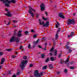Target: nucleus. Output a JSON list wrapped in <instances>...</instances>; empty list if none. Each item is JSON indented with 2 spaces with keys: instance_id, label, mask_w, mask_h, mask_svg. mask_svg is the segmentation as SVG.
<instances>
[{
  "instance_id": "43",
  "label": "nucleus",
  "mask_w": 77,
  "mask_h": 77,
  "mask_svg": "<svg viewBox=\"0 0 77 77\" xmlns=\"http://www.w3.org/2000/svg\"><path fill=\"white\" fill-rule=\"evenodd\" d=\"M66 44H67V45H69V42H67L66 43Z\"/></svg>"
},
{
  "instance_id": "7",
  "label": "nucleus",
  "mask_w": 77,
  "mask_h": 77,
  "mask_svg": "<svg viewBox=\"0 0 77 77\" xmlns=\"http://www.w3.org/2000/svg\"><path fill=\"white\" fill-rule=\"evenodd\" d=\"M67 23L68 25H69L70 24H75V21L73 19H69L67 21Z\"/></svg>"
},
{
  "instance_id": "55",
  "label": "nucleus",
  "mask_w": 77,
  "mask_h": 77,
  "mask_svg": "<svg viewBox=\"0 0 77 77\" xmlns=\"http://www.w3.org/2000/svg\"><path fill=\"white\" fill-rule=\"evenodd\" d=\"M47 43H45V45H47Z\"/></svg>"
},
{
  "instance_id": "30",
  "label": "nucleus",
  "mask_w": 77,
  "mask_h": 77,
  "mask_svg": "<svg viewBox=\"0 0 77 77\" xmlns=\"http://www.w3.org/2000/svg\"><path fill=\"white\" fill-rule=\"evenodd\" d=\"M17 36L18 37H20V36H21V34H18Z\"/></svg>"
},
{
  "instance_id": "61",
  "label": "nucleus",
  "mask_w": 77,
  "mask_h": 77,
  "mask_svg": "<svg viewBox=\"0 0 77 77\" xmlns=\"http://www.w3.org/2000/svg\"><path fill=\"white\" fill-rule=\"evenodd\" d=\"M61 63H62V62H61Z\"/></svg>"
},
{
  "instance_id": "5",
  "label": "nucleus",
  "mask_w": 77,
  "mask_h": 77,
  "mask_svg": "<svg viewBox=\"0 0 77 77\" xmlns=\"http://www.w3.org/2000/svg\"><path fill=\"white\" fill-rule=\"evenodd\" d=\"M42 72L40 74L39 73V72H38V70H35V71H34V75L35 77H41V76H42Z\"/></svg>"
},
{
  "instance_id": "14",
  "label": "nucleus",
  "mask_w": 77,
  "mask_h": 77,
  "mask_svg": "<svg viewBox=\"0 0 77 77\" xmlns=\"http://www.w3.org/2000/svg\"><path fill=\"white\" fill-rule=\"evenodd\" d=\"M49 69H51L53 68V65H52V64H49L48 65Z\"/></svg>"
},
{
  "instance_id": "4",
  "label": "nucleus",
  "mask_w": 77,
  "mask_h": 77,
  "mask_svg": "<svg viewBox=\"0 0 77 77\" xmlns=\"http://www.w3.org/2000/svg\"><path fill=\"white\" fill-rule=\"evenodd\" d=\"M27 60H23L22 61V62L20 65V67L22 69H23L24 67V65H26L27 63Z\"/></svg>"
},
{
  "instance_id": "47",
  "label": "nucleus",
  "mask_w": 77,
  "mask_h": 77,
  "mask_svg": "<svg viewBox=\"0 0 77 77\" xmlns=\"http://www.w3.org/2000/svg\"><path fill=\"white\" fill-rule=\"evenodd\" d=\"M60 29H58L57 31V32H60Z\"/></svg>"
},
{
  "instance_id": "39",
  "label": "nucleus",
  "mask_w": 77,
  "mask_h": 77,
  "mask_svg": "<svg viewBox=\"0 0 77 77\" xmlns=\"http://www.w3.org/2000/svg\"><path fill=\"white\" fill-rule=\"evenodd\" d=\"M23 48V46H20V50H21Z\"/></svg>"
},
{
  "instance_id": "19",
  "label": "nucleus",
  "mask_w": 77,
  "mask_h": 77,
  "mask_svg": "<svg viewBox=\"0 0 77 77\" xmlns=\"http://www.w3.org/2000/svg\"><path fill=\"white\" fill-rule=\"evenodd\" d=\"M51 60L52 61H53V60H55V59H54V58L53 57H51L50 58Z\"/></svg>"
},
{
  "instance_id": "1",
  "label": "nucleus",
  "mask_w": 77,
  "mask_h": 77,
  "mask_svg": "<svg viewBox=\"0 0 77 77\" xmlns=\"http://www.w3.org/2000/svg\"><path fill=\"white\" fill-rule=\"evenodd\" d=\"M20 41V38L18 37L15 38V36H13L10 39V42H18Z\"/></svg>"
},
{
  "instance_id": "22",
  "label": "nucleus",
  "mask_w": 77,
  "mask_h": 77,
  "mask_svg": "<svg viewBox=\"0 0 77 77\" xmlns=\"http://www.w3.org/2000/svg\"><path fill=\"white\" fill-rule=\"evenodd\" d=\"M42 58H44V57H45V54H42Z\"/></svg>"
},
{
  "instance_id": "21",
  "label": "nucleus",
  "mask_w": 77,
  "mask_h": 77,
  "mask_svg": "<svg viewBox=\"0 0 77 77\" xmlns=\"http://www.w3.org/2000/svg\"><path fill=\"white\" fill-rule=\"evenodd\" d=\"M47 67V66H45L43 67V69H46Z\"/></svg>"
},
{
  "instance_id": "3",
  "label": "nucleus",
  "mask_w": 77,
  "mask_h": 77,
  "mask_svg": "<svg viewBox=\"0 0 77 77\" xmlns=\"http://www.w3.org/2000/svg\"><path fill=\"white\" fill-rule=\"evenodd\" d=\"M9 0H0V1H3V3H6L5 4V6L7 7H9V6L10 4H11V2L9 1Z\"/></svg>"
},
{
  "instance_id": "60",
  "label": "nucleus",
  "mask_w": 77,
  "mask_h": 77,
  "mask_svg": "<svg viewBox=\"0 0 77 77\" xmlns=\"http://www.w3.org/2000/svg\"><path fill=\"white\" fill-rule=\"evenodd\" d=\"M37 17H38V14H37Z\"/></svg>"
},
{
  "instance_id": "62",
  "label": "nucleus",
  "mask_w": 77,
  "mask_h": 77,
  "mask_svg": "<svg viewBox=\"0 0 77 77\" xmlns=\"http://www.w3.org/2000/svg\"><path fill=\"white\" fill-rule=\"evenodd\" d=\"M30 77H33V76H31Z\"/></svg>"
},
{
  "instance_id": "15",
  "label": "nucleus",
  "mask_w": 77,
  "mask_h": 77,
  "mask_svg": "<svg viewBox=\"0 0 77 77\" xmlns=\"http://www.w3.org/2000/svg\"><path fill=\"white\" fill-rule=\"evenodd\" d=\"M73 35H74V33L71 32L70 33V35H68V38H69V37H72V36H73Z\"/></svg>"
},
{
  "instance_id": "32",
  "label": "nucleus",
  "mask_w": 77,
  "mask_h": 77,
  "mask_svg": "<svg viewBox=\"0 0 77 77\" xmlns=\"http://www.w3.org/2000/svg\"><path fill=\"white\" fill-rule=\"evenodd\" d=\"M25 33L26 35H27V34L28 33V31H26L25 32Z\"/></svg>"
},
{
  "instance_id": "36",
  "label": "nucleus",
  "mask_w": 77,
  "mask_h": 77,
  "mask_svg": "<svg viewBox=\"0 0 77 77\" xmlns=\"http://www.w3.org/2000/svg\"><path fill=\"white\" fill-rule=\"evenodd\" d=\"M66 48H67V49L69 48V47L67 45H66Z\"/></svg>"
},
{
  "instance_id": "50",
  "label": "nucleus",
  "mask_w": 77,
  "mask_h": 77,
  "mask_svg": "<svg viewBox=\"0 0 77 77\" xmlns=\"http://www.w3.org/2000/svg\"><path fill=\"white\" fill-rule=\"evenodd\" d=\"M49 54H50V55H51V56H52V53H50Z\"/></svg>"
},
{
  "instance_id": "25",
  "label": "nucleus",
  "mask_w": 77,
  "mask_h": 77,
  "mask_svg": "<svg viewBox=\"0 0 77 77\" xmlns=\"http://www.w3.org/2000/svg\"><path fill=\"white\" fill-rule=\"evenodd\" d=\"M42 18L44 20H47V19L46 18H44V17H42Z\"/></svg>"
},
{
  "instance_id": "53",
  "label": "nucleus",
  "mask_w": 77,
  "mask_h": 77,
  "mask_svg": "<svg viewBox=\"0 0 77 77\" xmlns=\"http://www.w3.org/2000/svg\"><path fill=\"white\" fill-rule=\"evenodd\" d=\"M8 73L9 74H11V71H9L8 72Z\"/></svg>"
},
{
  "instance_id": "10",
  "label": "nucleus",
  "mask_w": 77,
  "mask_h": 77,
  "mask_svg": "<svg viewBox=\"0 0 77 77\" xmlns=\"http://www.w3.org/2000/svg\"><path fill=\"white\" fill-rule=\"evenodd\" d=\"M59 16L61 18H65V17H64V16L63 15L62 13H60L59 14Z\"/></svg>"
},
{
  "instance_id": "8",
  "label": "nucleus",
  "mask_w": 77,
  "mask_h": 77,
  "mask_svg": "<svg viewBox=\"0 0 77 77\" xmlns=\"http://www.w3.org/2000/svg\"><path fill=\"white\" fill-rule=\"evenodd\" d=\"M40 7L42 11H45V5H44V4H41Z\"/></svg>"
},
{
  "instance_id": "46",
  "label": "nucleus",
  "mask_w": 77,
  "mask_h": 77,
  "mask_svg": "<svg viewBox=\"0 0 77 77\" xmlns=\"http://www.w3.org/2000/svg\"><path fill=\"white\" fill-rule=\"evenodd\" d=\"M22 32V31H19L18 32V33H21V32Z\"/></svg>"
},
{
  "instance_id": "58",
  "label": "nucleus",
  "mask_w": 77,
  "mask_h": 77,
  "mask_svg": "<svg viewBox=\"0 0 77 77\" xmlns=\"http://www.w3.org/2000/svg\"><path fill=\"white\" fill-rule=\"evenodd\" d=\"M6 11H8V10L7 9H5Z\"/></svg>"
},
{
  "instance_id": "40",
  "label": "nucleus",
  "mask_w": 77,
  "mask_h": 77,
  "mask_svg": "<svg viewBox=\"0 0 77 77\" xmlns=\"http://www.w3.org/2000/svg\"><path fill=\"white\" fill-rule=\"evenodd\" d=\"M71 51H72L71 50V49H69V53H71Z\"/></svg>"
},
{
  "instance_id": "26",
  "label": "nucleus",
  "mask_w": 77,
  "mask_h": 77,
  "mask_svg": "<svg viewBox=\"0 0 77 77\" xmlns=\"http://www.w3.org/2000/svg\"><path fill=\"white\" fill-rule=\"evenodd\" d=\"M3 54V52H0V56H2Z\"/></svg>"
},
{
  "instance_id": "34",
  "label": "nucleus",
  "mask_w": 77,
  "mask_h": 77,
  "mask_svg": "<svg viewBox=\"0 0 77 77\" xmlns=\"http://www.w3.org/2000/svg\"><path fill=\"white\" fill-rule=\"evenodd\" d=\"M17 75H18L19 74H20V72H17Z\"/></svg>"
},
{
  "instance_id": "31",
  "label": "nucleus",
  "mask_w": 77,
  "mask_h": 77,
  "mask_svg": "<svg viewBox=\"0 0 77 77\" xmlns=\"http://www.w3.org/2000/svg\"><path fill=\"white\" fill-rule=\"evenodd\" d=\"M11 57L12 58H15V57H16V56L12 55Z\"/></svg>"
},
{
  "instance_id": "27",
  "label": "nucleus",
  "mask_w": 77,
  "mask_h": 77,
  "mask_svg": "<svg viewBox=\"0 0 77 77\" xmlns=\"http://www.w3.org/2000/svg\"><path fill=\"white\" fill-rule=\"evenodd\" d=\"M61 55H62V53L58 55V57H59V58H60V57H61Z\"/></svg>"
},
{
  "instance_id": "28",
  "label": "nucleus",
  "mask_w": 77,
  "mask_h": 77,
  "mask_svg": "<svg viewBox=\"0 0 77 77\" xmlns=\"http://www.w3.org/2000/svg\"><path fill=\"white\" fill-rule=\"evenodd\" d=\"M36 36H37V35L34 34L33 36V38H36Z\"/></svg>"
},
{
  "instance_id": "20",
  "label": "nucleus",
  "mask_w": 77,
  "mask_h": 77,
  "mask_svg": "<svg viewBox=\"0 0 77 77\" xmlns=\"http://www.w3.org/2000/svg\"><path fill=\"white\" fill-rule=\"evenodd\" d=\"M40 41L39 39H38L36 41V42L35 43V44H38V42H39Z\"/></svg>"
},
{
  "instance_id": "57",
  "label": "nucleus",
  "mask_w": 77,
  "mask_h": 77,
  "mask_svg": "<svg viewBox=\"0 0 77 77\" xmlns=\"http://www.w3.org/2000/svg\"><path fill=\"white\" fill-rule=\"evenodd\" d=\"M2 68V66H0V69H1Z\"/></svg>"
},
{
  "instance_id": "56",
  "label": "nucleus",
  "mask_w": 77,
  "mask_h": 77,
  "mask_svg": "<svg viewBox=\"0 0 77 77\" xmlns=\"http://www.w3.org/2000/svg\"><path fill=\"white\" fill-rule=\"evenodd\" d=\"M75 13L73 14L74 16H75Z\"/></svg>"
},
{
  "instance_id": "37",
  "label": "nucleus",
  "mask_w": 77,
  "mask_h": 77,
  "mask_svg": "<svg viewBox=\"0 0 77 77\" xmlns=\"http://www.w3.org/2000/svg\"><path fill=\"white\" fill-rule=\"evenodd\" d=\"M6 50L7 51H11V49H6Z\"/></svg>"
},
{
  "instance_id": "12",
  "label": "nucleus",
  "mask_w": 77,
  "mask_h": 77,
  "mask_svg": "<svg viewBox=\"0 0 77 77\" xmlns=\"http://www.w3.org/2000/svg\"><path fill=\"white\" fill-rule=\"evenodd\" d=\"M69 58H70V57L68 56L67 60H66L65 61V63H67L68 62V61L69 60Z\"/></svg>"
},
{
  "instance_id": "42",
  "label": "nucleus",
  "mask_w": 77,
  "mask_h": 77,
  "mask_svg": "<svg viewBox=\"0 0 77 77\" xmlns=\"http://www.w3.org/2000/svg\"><path fill=\"white\" fill-rule=\"evenodd\" d=\"M13 21L14 23H17V21L16 20H13Z\"/></svg>"
},
{
  "instance_id": "35",
  "label": "nucleus",
  "mask_w": 77,
  "mask_h": 77,
  "mask_svg": "<svg viewBox=\"0 0 77 77\" xmlns=\"http://www.w3.org/2000/svg\"><path fill=\"white\" fill-rule=\"evenodd\" d=\"M67 71L68 70H67V69H65L64 70V72H65V73H66L67 72Z\"/></svg>"
},
{
  "instance_id": "24",
  "label": "nucleus",
  "mask_w": 77,
  "mask_h": 77,
  "mask_svg": "<svg viewBox=\"0 0 77 77\" xmlns=\"http://www.w3.org/2000/svg\"><path fill=\"white\" fill-rule=\"evenodd\" d=\"M49 61V58H47L45 60V62H47Z\"/></svg>"
},
{
  "instance_id": "54",
  "label": "nucleus",
  "mask_w": 77,
  "mask_h": 77,
  "mask_svg": "<svg viewBox=\"0 0 77 77\" xmlns=\"http://www.w3.org/2000/svg\"><path fill=\"white\" fill-rule=\"evenodd\" d=\"M45 13L46 15H47V12H45Z\"/></svg>"
},
{
  "instance_id": "2",
  "label": "nucleus",
  "mask_w": 77,
  "mask_h": 77,
  "mask_svg": "<svg viewBox=\"0 0 77 77\" xmlns=\"http://www.w3.org/2000/svg\"><path fill=\"white\" fill-rule=\"evenodd\" d=\"M39 23L40 25H43V27H47L49 25V22H46V24H45V23L43 21L41 20V19L39 20Z\"/></svg>"
},
{
  "instance_id": "52",
  "label": "nucleus",
  "mask_w": 77,
  "mask_h": 77,
  "mask_svg": "<svg viewBox=\"0 0 77 77\" xmlns=\"http://www.w3.org/2000/svg\"><path fill=\"white\" fill-rule=\"evenodd\" d=\"M38 47L39 48H41V46H40V45H38Z\"/></svg>"
},
{
  "instance_id": "17",
  "label": "nucleus",
  "mask_w": 77,
  "mask_h": 77,
  "mask_svg": "<svg viewBox=\"0 0 77 77\" xmlns=\"http://www.w3.org/2000/svg\"><path fill=\"white\" fill-rule=\"evenodd\" d=\"M55 39H58V33H57L55 35Z\"/></svg>"
},
{
  "instance_id": "9",
  "label": "nucleus",
  "mask_w": 77,
  "mask_h": 77,
  "mask_svg": "<svg viewBox=\"0 0 77 77\" xmlns=\"http://www.w3.org/2000/svg\"><path fill=\"white\" fill-rule=\"evenodd\" d=\"M54 56H56L57 55V49L55 50L54 51Z\"/></svg>"
},
{
  "instance_id": "45",
  "label": "nucleus",
  "mask_w": 77,
  "mask_h": 77,
  "mask_svg": "<svg viewBox=\"0 0 77 77\" xmlns=\"http://www.w3.org/2000/svg\"><path fill=\"white\" fill-rule=\"evenodd\" d=\"M12 77H16V75H13Z\"/></svg>"
},
{
  "instance_id": "11",
  "label": "nucleus",
  "mask_w": 77,
  "mask_h": 77,
  "mask_svg": "<svg viewBox=\"0 0 77 77\" xmlns=\"http://www.w3.org/2000/svg\"><path fill=\"white\" fill-rule=\"evenodd\" d=\"M7 14H5V15H7L8 17H11V16L12 15V14L10 13V12H7Z\"/></svg>"
},
{
  "instance_id": "33",
  "label": "nucleus",
  "mask_w": 77,
  "mask_h": 77,
  "mask_svg": "<svg viewBox=\"0 0 77 77\" xmlns=\"http://www.w3.org/2000/svg\"><path fill=\"white\" fill-rule=\"evenodd\" d=\"M23 59H27V57L26 56H24L23 57Z\"/></svg>"
},
{
  "instance_id": "18",
  "label": "nucleus",
  "mask_w": 77,
  "mask_h": 77,
  "mask_svg": "<svg viewBox=\"0 0 77 77\" xmlns=\"http://www.w3.org/2000/svg\"><path fill=\"white\" fill-rule=\"evenodd\" d=\"M57 24H56V28H58V26H60V25L59 24V23L57 22Z\"/></svg>"
},
{
  "instance_id": "6",
  "label": "nucleus",
  "mask_w": 77,
  "mask_h": 77,
  "mask_svg": "<svg viewBox=\"0 0 77 77\" xmlns=\"http://www.w3.org/2000/svg\"><path fill=\"white\" fill-rule=\"evenodd\" d=\"M29 9L28 10V12L30 14H31V15L32 17H33V16L35 15V14H34L32 12V11L30 10V9H31V10H32V11H33L34 12H35L36 11L35 10L32 9V8H31V7H29Z\"/></svg>"
},
{
  "instance_id": "23",
  "label": "nucleus",
  "mask_w": 77,
  "mask_h": 77,
  "mask_svg": "<svg viewBox=\"0 0 77 77\" xmlns=\"http://www.w3.org/2000/svg\"><path fill=\"white\" fill-rule=\"evenodd\" d=\"M70 68L71 69H74V66H70Z\"/></svg>"
},
{
  "instance_id": "48",
  "label": "nucleus",
  "mask_w": 77,
  "mask_h": 77,
  "mask_svg": "<svg viewBox=\"0 0 77 77\" xmlns=\"http://www.w3.org/2000/svg\"><path fill=\"white\" fill-rule=\"evenodd\" d=\"M60 72H57V74H60Z\"/></svg>"
},
{
  "instance_id": "13",
  "label": "nucleus",
  "mask_w": 77,
  "mask_h": 77,
  "mask_svg": "<svg viewBox=\"0 0 77 77\" xmlns=\"http://www.w3.org/2000/svg\"><path fill=\"white\" fill-rule=\"evenodd\" d=\"M2 61L1 63V64H3L4 62H5V58H2L1 59Z\"/></svg>"
},
{
  "instance_id": "29",
  "label": "nucleus",
  "mask_w": 77,
  "mask_h": 77,
  "mask_svg": "<svg viewBox=\"0 0 77 77\" xmlns=\"http://www.w3.org/2000/svg\"><path fill=\"white\" fill-rule=\"evenodd\" d=\"M28 48H31V45H30V44H29L28 45Z\"/></svg>"
},
{
  "instance_id": "51",
  "label": "nucleus",
  "mask_w": 77,
  "mask_h": 77,
  "mask_svg": "<svg viewBox=\"0 0 77 77\" xmlns=\"http://www.w3.org/2000/svg\"><path fill=\"white\" fill-rule=\"evenodd\" d=\"M31 32H34V31L33 29H32L31 30Z\"/></svg>"
},
{
  "instance_id": "44",
  "label": "nucleus",
  "mask_w": 77,
  "mask_h": 77,
  "mask_svg": "<svg viewBox=\"0 0 77 77\" xmlns=\"http://www.w3.org/2000/svg\"><path fill=\"white\" fill-rule=\"evenodd\" d=\"M74 63V62H72L70 64H73Z\"/></svg>"
},
{
  "instance_id": "49",
  "label": "nucleus",
  "mask_w": 77,
  "mask_h": 77,
  "mask_svg": "<svg viewBox=\"0 0 77 77\" xmlns=\"http://www.w3.org/2000/svg\"><path fill=\"white\" fill-rule=\"evenodd\" d=\"M11 24V23H10V22H9V23H8L7 24V25H9V24Z\"/></svg>"
},
{
  "instance_id": "59",
  "label": "nucleus",
  "mask_w": 77,
  "mask_h": 77,
  "mask_svg": "<svg viewBox=\"0 0 77 77\" xmlns=\"http://www.w3.org/2000/svg\"><path fill=\"white\" fill-rule=\"evenodd\" d=\"M15 54H17V52H16Z\"/></svg>"
},
{
  "instance_id": "41",
  "label": "nucleus",
  "mask_w": 77,
  "mask_h": 77,
  "mask_svg": "<svg viewBox=\"0 0 77 77\" xmlns=\"http://www.w3.org/2000/svg\"><path fill=\"white\" fill-rule=\"evenodd\" d=\"M53 48H52L50 50V51H53Z\"/></svg>"
},
{
  "instance_id": "16",
  "label": "nucleus",
  "mask_w": 77,
  "mask_h": 77,
  "mask_svg": "<svg viewBox=\"0 0 77 77\" xmlns=\"http://www.w3.org/2000/svg\"><path fill=\"white\" fill-rule=\"evenodd\" d=\"M11 1V2L10 3V4L11 3H15V2H16V1H15V0H11V1Z\"/></svg>"
},
{
  "instance_id": "38",
  "label": "nucleus",
  "mask_w": 77,
  "mask_h": 77,
  "mask_svg": "<svg viewBox=\"0 0 77 77\" xmlns=\"http://www.w3.org/2000/svg\"><path fill=\"white\" fill-rule=\"evenodd\" d=\"M33 66V64H31L30 65V67H32V66Z\"/></svg>"
}]
</instances>
